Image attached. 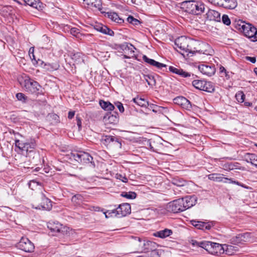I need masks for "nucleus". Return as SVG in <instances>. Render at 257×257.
<instances>
[{"label": "nucleus", "instance_id": "6", "mask_svg": "<svg viewBox=\"0 0 257 257\" xmlns=\"http://www.w3.org/2000/svg\"><path fill=\"white\" fill-rule=\"evenodd\" d=\"M239 30L251 41H257V29L250 24L241 22Z\"/></svg>", "mask_w": 257, "mask_h": 257}, {"label": "nucleus", "instance_id": "43", "mask_svg": "<svg viewBox=\"0 0 257 257\" xmlns=\"http://www.w3.org/2000/svg\"><path fill=\"white\" fill-rule=\"evenodd\" d=\"M152 66H155L159 69H162L163 67H166V64L160 63L154 60V62L152 64Z\"/></svg>", "mask_w": 257, "mask_h": 257}, {"label": "nucleus", "instance_id": "41", "mask_svg": "<svg viewBox=\"0 0 257 257\" xmlns=\"http://www.w3.org/2000/svg\"><path fill=\"white\" fill-rule=\"evenodd\" d=\"M50 229L54 232H60L61 231H62V225L60 224H57V225L55 227H52V226H48Z\"/></svg>", "mask_w": 257, "mask_h": 257}, {"label": "nucleus", "instance_id": "11", "mask_svg": "<svg viewBox=\"0 0 257 257\" xmlns=\"http://www.w3.org/2000/svg\"><path fill=\"white\" fill-rule=\"evenodd\" d=\"M24 87L27 91L34 93L39 90L40 86L37 82L28 77L24 80Z\"/></svg>", "mask_w": 257, "mask_h": 257}, {"label": "nucleus", "instance_id": "33", "mask_svg": "<svg viewBox=\"0 0 257 257\" xmlns=\"http://www.w3.org/2000/svg\"><path fill=\"white\" fill-rule=\"evenodd\" d=\"M202 90L208 92H212L214 91V86L211 82L204 81Z\"/></svg>", "mask_w": 257, "mask_h": 257}, {"label": "nucleus", "instance_id": "62", "mask_svg": "<svg viewBox=\"0 0 257 257\" xmlns=\"http://www.w3.org/2000/svg\"><path fill=\"white\" fill-rule=\"evenodd\" d=\"M254 72L257 75V68L254 69Z\"/></svg>", "mask_w": 257, "mask_h": 257}, {"label": "nucleus", "instance_id": "48", "mask_svg": "<svg viewBox=\"0 0 257 257\" xmlns=\"http://www.w3.org/2000/svg\"><path fill=\"white\" fill-rule=\"evenodd\" d=\"M203 241H197L195 240H192L191 243H192V245L194 246H199V247H201L202 248V245H203Z\"/></svg>", "mask_w": 257, "mask_h": 257}, {"label": "nucleus", "instance_id": "52", "mask_svg": "<svg viewBox=\"0 0 257 257\" xmlns=\"http://www.w3.org/2000/svg\"><path fill=\"white\" fill-rule=\"evenodd\" d=\"M34 47L30 48V49L29 50V56L31 59L35 60V56L34 54Z\"/></svg>", "mask_w": 257, "mask_h": 257}, {"label": "nucleus", "instance_id": "44", "mask_svg": "<svg viewBox=\"0 0 257 257\" xmlns=\"http://www.w3.org/2000/svg\"><path fill=\"white\" fill-rule=\"evenodd\" d=\"M70 33L72 35H73L75 37H79L78 35L80 33V31H79V30L77 28H71L70 30Z\"/></svg>", "mask_w": 257, "mask_h": 257}, {"label": "nucleus", "instance_id": "54", "mask_svg": "<svg viewBox=\"0 0 257 257\" xmlns=\"http://www.w3.org/2000/svg\"><path fill=\"white\" fill-rule=\"evenodd\" d=\"M245 59L247 61H250L252 63H255L256 62V58L254 57L246 56Z\"/></svg>", "mask_w": 257, "mask_h": 257}, {"label": "nucleus", "instance_id": "1", "mask_svg": "<svg viewBox=\"0 0 257 257\" xmlns=\"http://www.w3.org/2000/svg\"><path fill=\"white\" fill-rule=\"evenodd\" d=\"M185 11L189 14L200 15L205 9V5L202 2L195 1H187L182 3Z\"/></svg>", "mask_w": 257, "mask_h": 257}, {"label": "nucleus", "instance_id": "10", "mask_svg": "<svg viewBox=\"0 0 257 257\" xmlns=\"http://www.w3.org/2000/svg\"><path fill=\"white\" fill-rule=\"evenodd\" d=\"M183 201V200L181 198L174 200L167 204L166 208L168 211L173 213L183 211L185 210V208H184Z\"/></svg>", "mask_w": 257, "mask_h": 257}, {"label": "nucleus", "instance_id": "59", "mask_svg": "<svg viewBox=\"0 0 257 257\" xmlns=\"http://www.w3.org/2000/svg\"><path fill=\"white\" fill-rule=\"evenodd\" d=\"M204 229H207V230H209L211 228V225L209 224H208L207 223H206L204 222Z\"/></svg>", "mask_w": 257, "mask_h": 257}, {"label": "nucleus", "instance_id": "16", "mask_svg": "<svg viewBox=\"0 0 257 257\" xmlns=\"http://www.w3.org/2000/svg\"><path fill=\"white\" fill-rule=\"evenodd\" d=\"M174 103L181 106L182 108L186 109H189L191 108L190 102L183 96H178L173 100Z\"/></svg>", "mask_w": 257, "mask_h": 257}, {"label": "nucleus", "instance_id": "24", "mask_svg": "<svg viewBox=\"0 0 257 257\" xmlns=\"http://www.w3.org/2000/svg\"><path fill=\"white\" fill-rule=\"evenodd\" d=\"M221 2L219 6H221L226 9H233L237 6L235 0H221Z\"/></svg>", "mask_w": 257, "mask_h": 257}, {"label": "nucleus", "instance_id": "36", "mask_svg": "<svg viewBox=\"0 0 257 257\" xmlns=\"http://www.w3.org/2000/svg\"><path fill=\"white\" fill-rule=\"evenodd\" d=\"M156 243L154 242L147 241L144 243V246H147L144 249H142L144 251H148L149 250H153L154 248L155 247Z\"/></svg>", "mask_w": 257, "mask_h": 257}, {"label": "nucleus", "instance_id": "21", "mask_svg": "<svg viewBox=\"0 0 257 257\" xmlns=\"http://www.w3.org/2000/svg\"><path fill=\"white\" fill-rule=\"evenodd\" d=\"M84 2L90 9L95 8L101 10L102 3L101 0H83Z\"/></svg>", "mask_w": 257, "mask_h": 257}, {"label": "nucleus", "instance_id": "7", "mask_svg": "<svg viewBox=\"0 0 257 257\" xmlns=\"http://www.w3.org/2000/svg\"><path fill=\"white\" fill-rule=\"evenodd\" d=\"M15 146L18 148L22 151H25L26 155H29L30 153H33L36 147V143L34 140H31L30 141L24 143L19 140H15Z\"/></svg>", "mask_w": 257, "mask_h": 257}, {"label": "nucleus", "instance_id": "30", "mask_svg": "<svg viewBox=\"0 0 257 257\" xmlns=\"http://www.w3.org/2000/svg\"><path fill=\"white\" fill-rule=\"evenodd\" d=\"M133 101L141 107H147L149 105V102L142 97H137L133 98Z\"/></svg>", "mask_w": 257, "mask_h": 257}, {"label": "nucleus", "instance_id": "20", "mask_svg": "<svg viewBox=\"0 0 257 257\" xmlns=\"http://www.w3.org/2000/svg\"><path fill=\"white\" fill-rule=\"evenodd\" d=\"M94 29L97 31L104 34H106L110 36L114 35V32L112 30L101 24H96L94 26Z\"/></svg>", "mask_w": 257, "mask_h": 257}, {"label": "nucleus", "instance_id": "56", "mask_svg": "<svg viewBox=\"0 0 257 257\" xmlns=\"http://www.w3.org/2000/svg\"><path fill=\"white\" fill-rule=\"evenodd\" d=\"M76 120H77V124L78 126L79 130H80L81 127V120L79 117L78 116H76Z\"/></svg>", "mask_w": 257, "mask_h": 257}, {"label": "nucleus", "instance_id": "42", "mask_svg": "<svg viewBox=\"0 0 257 257\" xmlns=\"http://www.w3.org/2000/svg\"><path fill=\"white\" fill-rule=\"evenodd\" d=\"M222 21L223 24L227 26L230 24V20L227 15H223L222 17Z\"/></svg>", "mask_w": 257, "mask_h": 257}, {"label": "nucleus", "instance_id": "40", "mask_svg": "<svg viewBox=\"0 0 257 257\" xmlns=\"http://www.w3.org/2000/svg\"><path fill=\"white\" fill-rule=\"evenodd\" d=\"M127 21L129 23H131L135 26L140 24V21L137 19L134 18L133 16H130L127 18Z\"/></svg>", "mask_w": 257, "mask_h": 257}, {"label": "nucleus", "instance_id": "57", "mask_svg": "<svg viewBox=\"0 0 257 257\" xmlns=\"http://www.w3.org/2000/svg\"><path fill=\"white\" fill-rule=\"evenodd\" d=\"M74 114H75L74 111H69L68 113V118L72 119L74 117Z\"/></svg>", "mask_w": 257, "mask_h": 257}, {"label": "nucleus", "instance_id": "15", "mask_svg": "<svg viewBox=\"0 0 257 257\" xmlns=\"http://www.w3.org/2000/svg\"><path fill=\"white\" fill-rule=\"evenodd\" d=\"M250 238V233L245 232L238 234L235 237H233L231 240V242L234 244L243 243L244 242L248 241Z\"/></svg>", "mask_w": 257, "mask_h": 257}, {"label": "nucleus", "instance_id": "14", "mask_svg": "<svg viewBox=\"0 0 257 257\" xmlns=\"http://www.w3.org/2000/svg\"><path fill=\"white\" fill-rule=\"evenodd\" d=\"M199 70L204 75L211 76L215 74L216 69L212 64H201L198 66Z\"/></svg>", "mask_w": 257, "mask_h": 257}, {"label": "nucleus", "instance_id": "23", "mask_svg": "<svg viewBox=\"0 0 257 257\" xmlns=\"http://www.w3.org/2000/svg\"><path fill=\"white\" fill-rule=\"evenodd\" d=\"M130 243L132 244L133 247L136 250H140L142 245V240L140 237L131 236L130 237Z\"/></svg>", "mask_w": 257, "mask_h": 257}, {"label": "nucleus", "instance_id": "47", "mask_svg": "<svg viewBox=\"0 0 257 257\" xmlns=\"http://www.w3.org/2000/svg\"><path fill=\"white\" fill-rule=\"evenodd\" d=\"M143 60L146 62L147 63L152 65V64L154 62V59L149 58L147 56L144 55L143 56Z\"/></svg>", "mask_w": 257, "mask_h": 257}, {"label": "nucleus", "instance_id": "13", "mask_svg": "<svg viewBox=\"0 0 257 257\" xmlns=\"http://www.w3.org/2000/svg\"><path fill=\"white\" fill-rule=\"evenodd\" d=\"M208 179L217 182H222L225 183H232L239 185V182L233 181L231 179L225 178L223 174H211L208 175Z\"/></svg>", "mask_w": 257, "mask_h": 257}, {"label": "nucleus", "instance_id": "63", "mask_svg": "<svg viewBox=\"0 0 257 257\" xmlns=\"http://www.w3.org/2000/svg\"><path fill=\"white\" fill-rule=\"evenodd\" d=\"M193 223L194 224H196L197 223V221H192V223Z\"/></svg>", "mask_w": 257, "mask_h": 257}, {"label": "nucleus", "instance_id": "34", "mask_svg": "<svg viewBox=\"0 0 257 257\" xmlns=\"http://www.w3.org/2000/svg\"><path fill=\"white\" fill-rule=\"evenodd\" d=\"M144 78L149 86L153 87V86H155L156 85V80L153 76L149 75H144Z\"/></svg>", "mask_w": 257, "mask_h": 257}, {"label": "nucleus", "instance_id": "50", "mask_svg": "<svg viewBox=\"0 0 257 257\" xmlns=\"http://www.w3.org/2000/svg\"><path fill=\"white\" fill-rule=\"evenodd\" d=\"M256 156L254 155H251L250 160V163L251 165L255 166L257 168V164L255 163V161H257V159L255 160Z\"/></svg>", "mask_w": 257, "mask_h": 257}, {"label": "nucleus", "instance_id": "17", "mask_svg": "<svg viewBox=\"0 0 257 257\" xmlns=\"http://www.w3.org/2000/svg\"><path fill=\"white\" fill-rule=\"evenodd\" d=\"M103 121L105 124H116L118 121V113L115 112L112 114L107 113L103 116Z\"/></svg>", "mask_w": 257, "mask_h": 257}, {"label": "nucleus", "instance_id": "3", "mask_svg": "<svg viewBox=\"0 0 257 257\" xmlns=\"http://www.w3.org/2000/svg\"><path fill=\"white\" fill-rule=\"evenodd\" d=\"M131 206L128 203L120 204L115 209L108 210L104 213L106 218L110 217H121L131 213Z\"/></svg>", "mask_w": 257, "mask_h": 257}, {"label": "nucleus", "instance_id": "46", "mask_svg": "<svg viewBox=\"0 0 257 257\" xmlns=\"http://www.w3.org/2000/svg\"><path fill=\"white\" fill-rule=\"evenodd\" d=\"M192 224L193 226L197 227V228H198L199 229H202V230L204 229V225H205L204 222H202V221H197V223L196 224H194L193 223H192Z\"/></svg>", "mask_w": 257, "mask_h": 257}, {"label": "nucleus", "instance_id": "35", "mask_svg": "<svg viewBox=\"0 0 257 257\" xmlns=\"http://www.w3.org/2000/svg\"><path fill=\"white\" fill-rule=\"evenodd\" d=\"M203 243L202 248L211 254V252L213 251H212L213 242L208 241H203Z\"/></svg>", "mask_w": 257, "mask_h": 257}, {"label": "nucleus", "instance_id": "12", "mask_svg": "<svg viewBox=\"0 0 257 257\" xmlns=\"http://www.w3.org/2000/svg\"><path fill=\"white\" fill-rule=\"evenodd\" d=\"M18 247L25 252H31L34 249L33 243L27 238L22 237L18 244Z\"/></svg>", "mask_w": 257, "mask_h": 257}, {"label": "nucleus", "instance_id": "25", "mask_svg": "<svg viewBox=\"0 0 257 257\" xmlns=\"http://www.w3.org/2000/svg\"><path fill=\"white\" fill-rule=\"evenodd\" d=\"M50 40L46 36H43L40 44L39 48L41 49L50 50L51 48V44H49Z\"/></svg>", "mask_w": 257, "mask_h": 257}, {"label": "nucleus", "instance_id": "31", "mask_svg": "<svg viewBox=\"0 0 257 257\" xmlns=\"http://www.w3.org/2000/svg\"><path fill=\"white\" fill-rule=\"evenodd\" d=\"M107 15L108 18L117 23L121 24L123 22V20L115 13H107Z\"/></svg>", "mask_w": 257, "mask_h": 257}, {"label": "nucleus", "instance_id": "5", "mask_svg": "<svg viewBox=\"0 0 257 257\" xmlns=\"http://www.w3.org/2000/svg\"><path fill=\"white\" fill-rule=\"evenodd\" d=\"M195 52L206 55H212L213 51L209 44L199 41L193 40L191 53L194 54Z\"/></svg>", "mask_w": 257, "mask_h": 257}, {"label": "nucleus", "instance_id": "29", "mask_svg": "<svg viewBox=\"0 0 257 257\" xmlns=\"http://www.w3.org/2000/svg\"><path fill=\"white\" fill-rule=\"evenodd\" d=\"M71 58L76 64H80L83 62L82 53L76 52L71 54Z\"/></svg>", "mask_w": 257, "mask_h": 257}, {"label": "nucleus", "instance_id": "64", "mask_svg": "<svg viewBox=\"0 0 257 257\" xmlns=\"http://www.w3.org/2000/svg\"><path fill=\"white\" fill-rule=\"evenodd\" d=\"M255 146L256 147H257V144H255Z\"/></svg>", "mask_w": 257, "mask_h": 257}, {"label": "nucleus", "instance_id": "53", "mask_svg": "<svg viewBox=\"0 0 257 257\" xmlns=\"http://www.w3.org/2000/svg\"><path fill=\"white\" fill-rule=\"evenodd\" d=\"M39 184L38 182L35 181H30L29 183V187L31 188L32 189H33V187L35 186H39Z\"/></svg>", "mask_w": 257, "mask_h": 257}, {"label": "nucleus", "instance_id": "38", "mask_svg": "<svg viewBox=\"0 0 257 257\" xmlns=\"http://www.w3.org/2000/svg\"><path fill=\"white\" fill-rule=\"evenodd\" d=\"M121 196L127 199H133L136 198L137 194L134 192H123L121 194Z\"/></svg>", "mask_w": 257, "mask_h": 257}, {"label": "nucleus", "instance_id": "58", "mask_svg": "<svg viewBox=\"0 0 257 257\" xmlns=\"http://www.w3.org/2000/svg\"><path fill=\"white\" fill-rule=\"evenodd\" d=\"M126 47L129 50H131V51H132L133 52H134L133 50H132V49L133 48H135L134 47V46L132 44H126V46H125V49H126Z\"/></svg>", "mask_w": 257, "mask_h": 257}, {"label": "nucleus", "instance_id": "55", "mask_svg": "<svg viewBox=\"0 0 257 257\" xmlns=\"http://www.w3.org/2000/svg\"><path fill=\"white\" fill-rule=\"evenodd\" d=\"M208 1V2L211 3V4H215V5H219V4H220V2H221V0H207Z\"/></svg>", "mask_w": 257, "mask_h": 257}, {"label": "nucleus", "instance_id": "18", "mask_svg": "<svg viewBox=\"0 0 257 257\" xmlns=\"http://www.w3.org/2000/svg\"><path fill=\"white\" fill-rule=\"evenodd\" d=\"M206 18L209 21L220 22V14L214 10L209 9L206 14Z\"/></svg>", "mask_w": 257, "mask_h": 257}, {"label": "nucleus", "instance_id": "61", "mask_svg": "<svg viewBox=\"0 0 257 257\" xmlns=\"http://www.w3.org/2000/svg\"><path fill=\"white\" fill-rule=\"evenodd\" d=\"M220 72H223L224 71H225V68H224L223 67L221 66V67H220Z\"/></svg>", "mask_w": 257, "mask_h": 257}, {"label": "nucleus", "instance_id": "32", "mask_svg": "<svg viewBox=\"0 0 257 257\" xmlns=\"http://www.w3.org/2000/svg\"><path fill=\"white\" fill-rule=\"evenodd\" d=\"M26 5H29L38 10L41 7L39 0H23Z\"/></svg>", "mask_w": 257, "mask_h": 257}, {"label": "nucleus", "instance_id": "9", "mask_svg": "<svg viewBox=\"0 0 257 257\" xmlns=\"http://www.w3.org/2000/svg\"><path fill=\"white\" fill-rule=\"evenodd\" d=\"M71 156L78 163L87 164L91 163L92 157L88 154L84 152H74L71 153Z\"/></svg>", "mask_w": 257, "mask_h": 257}, {"label": "nucleus", "instance_id": "60", "mask_svg": "<svg viewBox=\"0 0 257 257\" xmlns=\"http://www.w3.org/2000/svg\"><path fill=\"white\" fill-rule=\"evenodd\" d=\"M244 105L246 106H249L252 105V103L249 102H245Z\"/></svg>", "mask_w": 257, "mask_h": 257}, {"label": "nucleus", "instance_id": "22", "mask_svg": "<svg viewBox=\"0 0 257 257\" xmlns=\"http://www.w3.org/2000/svg\"><path fill=\"white\" fill-rule=\"evenodd\" d=\"M169 69L171 72L178 74L182 77H189L191 76V73L186 72L182 69H178L173 66H170Z\"/></svg>", "mask_w": 257, "mask_h": 257}, {"label": "nucleus", "instance_id": "37", "mask_svg": "<svg viewBox=\"0 0 257 257\" xmlns=\"http://www.w3.org/2000/svg\"><path fill=\"white\" fill-rule=\"evenodd\" d=\"M204 81L200 80H194L192 81V85L196 88L202 90Z\"/></svg>", "mask_w": 257, "mask_h": 257}, {"label": "nucleus", "instance_id": "28", "mask_svg": "<svg viewBox=\"0 0 257 257\" xmlns=\"http://www.w3.org/2000/svg\"><path fill=\"white\" fill-rule=\"evenodd\" d=\"M99 105L102 109L106 111L112 110L114 108V106L109 101L100 100L99 101Z\"/></svg>", "mask_w": 257, "mask_h": 257}, {"label": "nucleus", "instance_id": "49", "mask_svg": "<svg viewBox=\"0 0 257 257\" xmlns=\"http://www.w3.org/2000/svg\"><path fill=\"white\" fill-rule=\"evenodd\" d=\"M115 105L116 106L118 110L120 112H123L124 110L122 104L120 102H117L115 103Z\"/></svg>", "mask_w": 257, "mask_h": 257}, {"label": "nucleus", "instance_id": "51", "mask_svg": "<svg viewBox=\"0 0 257 257\" xmlns=\"http://www.w3.org/2000/svg\"><path fill=\"white\" fill-rule=\"evenodd\" d=\"M16 97L19 100L24 101L25 100V96L23 93H18L16 94Z\"/></svg>", "mask_w": 257, "mask_h": 257}, {"label": "nucleus", "instance_id": "4", "mask_svg": "<svg viewBox=\"0 0 257 257\" xmlns=\"http://www.w3.org/2000/svg\"><path fill=\"white\" fill-rule=\"evenodd\" d=\"M32 206L36 209L50 210L52 207V204L51 201L41 192L36 197Z\"/></svg>", "mask_w": 257, "mask_h": 257}, {"label": "nucleus", "instance_id": "39", "mask_svg": "<svg viewBox=\"0 0 257 257\" xmlns=\"http://www.w3.org/2000/svg\"><path fill=\"white\" fill-rule=\"evenodd\" d=\"M235 97L239 102H243L245 99V95L243 92L239 91L236 94Z\"/></svg>", "mask_w": 257, "mask_h": 257}, {"label": "nucleus", "instance_id": "2", "mask_svg": "<svg viewBox=\"0 0 257 257\" xmlns=\"http://www.w3.org/2000/svg\"><path fill=\"white\" fill-rule=\"evenodd\" d=\"M193 40L187 38L184 36L178 38L175 41V48L182 55L184 53H191Z\"/></svg>", "mask_w": 257, "mask_h": 257}, {"label": "nucleus", "instance_id": "8", "mask_svg": "<svg viewBox=\"0 0 257 257\" xmlns=\"http://www.w3.org/2000/svg\"><path fill=\"white\" fill-rule=\"evenodd\" d=\"M102 143L107 148H121V143L117 137L112 136H103L101 138Z\"/></svg>", "mask_w": 257, "mask_h": 257}, {"label": "nucleus", "instance_id": "45", "mask_svg": "<svg viewBox=\"0 0 257 257\" xmlns=\"http://www.w3.org/2000/svg\"><path fill=\"white\" fill-rule=\"evenodd\" d=\"M115 177L117 179H119V180H121V181H122L123 182H127V178L125 176H124L121 174H116L115 175Z\"/></svg>", "mask_w": 257, "mask_h": 257}, {"label": "nucleus", "instance_id": "19", "mask_svg": "<svg viewBox=\"0 0 257 257\" xmlns=\"http://www.w3.org/2000/svg\"><path fill=\"white\" fill-rule=\"evenodd\" d=\"M181 199L183 200V202L185 210L195 205L197 202V198L195 196H186L184 198H181Z\"/></svg>", "mask_w": 257, "mask_h": 257}, {"label": "nucleus", "instance_id": "27", "mask_svg": "<svg viewBox=\"0 0 257 257\" xmlns=\"http://www.w3.org/2000/svg\"><path fill=\"white\" fill-rule=\"evenodd\" d=\"M171 234H172V230L165 229L164 230L157 231L154 234V235L156 237L164 238L170 236Z\"/></svg>", "mask_w": 257, "mask_h": 257}, {"label": "nucleus", "instance_id": "26", "mask_svg": "<svg viewBox=\"0 0 257 257\" xmlns=\"http://www.w3.org/2000/svg\"><path fill=\"white\" fill-rule=\"evenodd\" d=\"M212 251H213L211 252L212 254H221L224 252V248L220 244L213 242Z\"/></svg>", "mask_w": 257, "mask_h": 257}]
</instances>
